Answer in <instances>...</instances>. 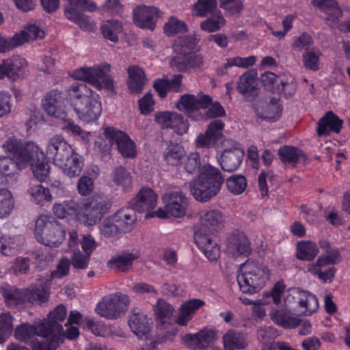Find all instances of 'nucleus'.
Returning <instances> with one entry per match:
<instances>
[{
  "label": "nucleus",
  "instance_id": "nucleus-1",
  "mask_svg": "<svg viewBox=\"0 0 350 350\" xmlns=\"http://www.w3.org/2000/svg\"><path fill=\"white\" fill-rule=\"evenodd\" d=\"M183 164L188 174L199 173L189 185L191 193L196 200L207 202L219 192L224 177L217 167L210 164L202 165L198 152H190Z\"/></svg>",
  "mask_w": 350,
  "mask_h": 350
},
{
  "label": "nucleus",
  "instance_id": "nucleus-2",
  "mask_svg": "<svg viewBox=\"0 0 350 350\" xmlns=\"http://www.w3.org/2000/svg\"><path fill=\"white\" fill-rule=\"evenodd\" d=\"M46 157L53 159L55 165L62 168L66 175L72 178L80 175L83 161L71 146L60 135L50 139L46 149Z\"/></svg>",
  "mask_w": 350,
  "mask_h": 350
},
{
  "label": "nucleus",
  "instance_id": "nucleus-3",
  "mask_svg": "<svg viewBox=\"0 0 350 350\" xmlns=\"http://www.w3.org/2000/svg\"><path fill=\"white\" fill-rule=\"evenodd\" d=\"M241 273L237 275L240 290L243 293L254 294L265 286L269 280L267 267L254 260H247L241 265Z\"/></svg>",
  "mask_w": 350,
  "mask_h": 350
},
{
  "label": "nucleus",
  "instance_id": "nucleus-4",
  "mask_svg": "<svg viewBox=\"0 0 350 350\" xmlns=\"http://www.w3.org/2000/svg\"><path fill=\"white\" fill-rule=\"evenodd\" d=\"M35 237L44 245L57 247L65 239L66 231L63 226L53 217L40 215L36 220Z\"/></svg>",
  "mask_w": 350,
  "mask_h": 350
},
{
  "label": "nucleus",
  "instance_id": "nucleus-5",
  "mask_svg": "<svg viewBox=\"0 0 350 350\" xmlns=\"http://www.w3.org/2000/svg\"><path fill=\"white\" fill-rule=\"evenodd\" d=\"M110 70L111 66L107 64L93 67H81L73 72L72 77L90 83L98 90L104 88L107 92L114 94L113 80L108 75Z\"/></svg>",
  "mask_w": 350,
  "mask_h": 350
},
{
  "label": "nucleus",
  "instance_id": "nucleus-6",
  "mask_svg": "<svg viewBox=\"0 0 350 350\" xmlns=\"http://www.w3.org/2000/svg\"><path fill=\"white\" fill-rule=\"evenodd\" d=\"M129 304L128 295L116 293L103 297L97 304L95 310L100 317L114 320L125 314Z\"/></svg>",
  "mask_w": 350,
  "mask_h": 350
},
{
  "label": "nucleus",
  "instance_id": "nucleus-7",
  "mask_svg": "<svg viewBox=\"0 0 350 350\" xmlns=\"http://www.w3.org/2000/svg\"><path fill=\"white\" fill-rule=\"evenodd\" d=\"M110 204L100 196L90 198L83 204L79 219L86 226H94L108 212Z\"/></svg>",
  "mask_w": 350,
  "mask_h": 350
},
{
  "label": "nucleus",
  "instance_id": "nucleus-8",
  "mask_svg": "<svg viewBox=\"0 0 350 350\" xmlns=\"http://www.w3.org/2000/svg\"><path fill=\"white\" fill-rule=\"evenodd\" d=\"M224 123L221 120H215L210 122L204 133H200L196 139V146L198 148L218 147L220 144L233 142L225 139L222 134Z\"/></svg>",
  "mask_w": 350,
  "mask_h": 350
},
{
  "label": "nucleus",
  "instance_id": "nucleus-9",
  "mask_svg": "<svg viewBox=\"0 0 350 350\" xmlns=\"http://www.w3.org/2000/svg\"><path fill=\"white\" fill-rule=\"evenodd\" d=\"M104 135L109 142H114L118 152L123 157L133 159L137 156L136 145L125 132L108 126L104 129Z\"/></svg>",
  "mask_w": 350,
  "mask_h": 350
},
{
  "label": "nucleus",
  "instance_id": "nucleus-10",
  "mask_svg": "<svg viewBox=\"0 0 350 350\" xmlns=\"http://www.w3.org/2000/svg\"><path fill=\"white\" fill-rule=\"evenodd\" d=\"M27 72L28 63L19 55L4 59L0 64V79L7 77L14 81L25 77Z\"/></svg>",
  "mask_w": 350,
  "mask_h": 350
},
{
  "label": "nucleus",
  "instance_id": "nucleus-11",
  "mask_svg": "<svg viewBox=\"0 0 350 350\" xmlns=\"http://www.w3.org/2000/svg\"><path fill=\"white\" fill-rule=\"evenodd\" d=\"M171 68L182 73H189L192 70H203L204 59L202 55L196 52L176 54L170 60Z\"/></svg>",
  "mask_w": 350,
  "mask_h": 350
},
{
  "label": "nucleus",
  "instance_id": "nucleus-12",
  "mask_svg": "<svg viewBox=\"0 0 350 350\" xmlns=\"http://www.w3.org/2000/svg\"><path fill=\"white\" fill-rule=\"evenodd\" d=\"M212 102V98L202 92L197 96L185 94L180 96L177 107L180 111H184L188 117L198 120V118L193 116V113L198 112L200 109L208 108Z\"/></svg>",
  "mask_w": 350,
  "mask_h": 350
},
{
  "label": "nucleus",
  "instance_id": "nucleus-13",
  "mask_svg": "<svg viewBox=\"0 0 350 350\" xmlns=\"http://www.w3.org/2000/svg\"><path fill=\"white\" fill-rule=\"evenodd\" d=\"M154 120L162 129H171L180 135L187 133L189 127L188 120L177 112H157L154 114Z\"/></svg>",
  "mask_w": 350,
  "mask_h": 350
},
{
  "label": "nucleus",
  "instance_id": "nucleus-14",
  "mask_svg": "<svg viewBox=\"0 0 350 350\" xmlns=\"http://www.w3.org/2000/svg\"><path fill=\"white\" fill-rule=\"evenodd\" d=\"M225 227L223 214L218 210L213 209L201 215L199 225L194 233L211 235L222 230Z\"/></svg>",
  "mask_w": 350,
  "mask_h": 350
},
{
  "label": "nucleus",
  "instance_id": "nucleus-15",
  "mask_svg": "<svg viewBox=\"0 0 350 350\" xmlns=\"http://www.w3.org/2000/svg\"><path fill=\"white\" fill-rule=\"evenodd\" d=\"M187 205V198L182 192H172L169 196L165 209L159 208L154 214L159 218H167L170 216L180 217L186 214Z\"/></svg>",
  "mask_w": 350,
  "mask_h": 350
},
{
  "label": "nucleus",
  "instance_id": "nucleus-16",
  "mask_svg": "<svg viewBox=\"0 0 350 350\" xmlns=\"http://www.w3.org/2000/svg\"><path fill=\"white\" fill-rule=\"evenodd\" d=\"M75 111L81 120L86 122H93L98 120L102 112V105L98 94L75 103L73 107Z\"/></svg>",
  "mask_w": 350,
  "mask_h": 350
},
{
  "label": "nucleus",
  "instance_id": "nucleus-17",
  "mask_svg": "<svg viewBox=\"0 0 350 350\" xmlns=\"http://www.w3.org/2000/svg\"><path fill=\"white\" fill-rule=\"evenodd\" d=\"M42 108L48 115L66 120L65 103L62 92L55 89L47 92L42 99Z\"/></svg>",
  "mask_w": 350,
  "mask_h": 350
},
{
  "label": "nucleus",
  "instance_id": "nucleus-18",
  "mask_svg": "<svg viewBox=\"0 0 350 350\" xmlns=\"http://www.w3.org/2000/svg\"><path fill=\"white\" fill-rule=\"evenodd\" d=\"M256 116L267 122H274L282 115V107L279 99L271 98L269 100H258L253 104Z\"/></svg>",
  "mask_w": 350,
  "mask_h": 350
},
{
  "label": "nucleus",
  "instance_id": "nucleus-19",
  "mask_svg": "<svg viewBox=\"0 0 350 350\" xmlns=\"http://www.w3.org/2000/svg\"><path fill=\"white\" fill-rule=\"evenodd\" d=\"M217 332L213 329H202L196 334H187L182 340L191 350H205L214 344Z\"/></svg>",
  "mask_w": 350,
  "mask_h": 350
},
{
  "label": "nucleus",
  "instance_id": "nucleus-20",
  "mask_svg": "<svg viewBox=\"0 0 350 350\" xmlns=\"http://www.w3.org/2000/svg\"><path fill=\"white\" fill-rule=\"evenodd\" d=\"M133 23L139 28L153 30L160 17L159 10L154 6L140 5L133 11Z\"/></svg>",
  "mask_w": 350,
  "mask_h": 350
},
{
  "label": "nucleus",
  "instance_id": "nucleus-21",
  "mask_svg": "<svg viewBox=\"0 0 350 350\" xmlns=\"http://www.w3.org/2000/svg\"><path fill=\"white\" fill-rule=\"evenodd\" d=\"M293 300L297 303L299 307L306 308L305 315L312 314L319 307L318 299L316 295L299 288L291 289L284 301L291 303Z\"/></svg>",
  "mask_w": 350,
  "mask_h": 350
},
{
  "label": "nucleus",
  "instance_id": "nucleus-22",
  "mask_svg": "<svg viewBox=\"0 0 350 350\" xmlns=\"http://www.w3.org/2000/svg\"><path fill=\"white\" fill-rule=\"evenodd\" d=\"M230 143L232 147L229 149L226 148L218 159L221 169L228 172L236 171L241 165L244 157V152L239 147V144L234 141Z\"/></svg>",
  "mask_w": 350,
  "mask_h": 350
},
{
  "label": "nucleus",
  "instance_id": "nucleus-23",
  "mask_svg": "<svg viewBox=\"0 0 350 350\" xmlns=\"http://www.w3.org/2000/svg\"><path fill=\"white\" fill-rule=\"evenodd\" d=\"M226 249L234 256H247L252 252L251 243L241 231H234L227 237Z\"/></svg>",
  "mask_w": 350,
  "mask_h": 350
},
{
  "label": "nucleus",
  "instance_id": "nucleus-24",
  "mask_svg": "<svg viewBox=\"0 0 350 350\" xmlns=\"http://www.w3.org/2000/svg\"><path fill=\"white\" fill-rule=\"evenodd\" d=\"M151 319L139 308H135L129 316V325L134 334L140 339H146L151 329Z\"/></svg>",
  "mask_w": 350,
  "mask_h": 350
},
{
  "label": "nucleus",
  "instance_id": "nucleus-25",
  "mask_svg": "<svg viewBox=\"0 0 350 350\" xmlns=\"http://www.w3.org/2000/svg\"><path fill=\"white\" fill-rule=\"evenodd\" d=\"M38 158L42 159L44 153L40 148L33 142H28L21 145L18 153L16 154L14 160L16 161L21 170L31 163L34 162Z\"/></svg>",
  "mask_w": 350,
  "mask_h": 350
},
{
  "label": "nucleus",
  "instance_id": "nucleus-26",
  "mask_svg": "<svg viewBox=\"0 0 350 350\" xmlns=\"http://www.w3.org/2000/svg\"><path fill=\"white\" fill-rule=\"evenodd\" d=\"M46 327L41 323L40 320L34 321L33 324L23 323L15 329V338L20 342L26 344L30 343L36 336H46Z\"/></svg>",
  "mask_w": 350,
  "mask_h": 350
},
{
  "label": "nucleus",
  "instance_id": "nucleus-27",
  "mask_svg": "<svg viewBox=\"0 0 350 350\" xmlns=\"http://www.w3.org/2000/svg\"><path fill=\"white\" fill-rule=\"evenodd\" d=\"M157 196L148 187H143L137 196L131 202V208L135 211L144 213L154 208L157 204Z\"/></svg>",
  "mask_w": 350,
  "mask_h": 350
},
{
  "label": "nucleus",
  "instance_id": "nucleus-28",
  "mask_svg": "<svg viewBox=\"0 0 350 350\" xmlns=\"http://www.w3.org/2000/svg\"><path fill=\"white\" fill-rule=\"evenodd\" d=\"M53 327V332L46 329V336H40L42 340L33 338L31 342L33 350H56L61 343L63 342V336H59L57 327Z\"/></svg>",
  "mask_w": 350,
  "mask_h": 350
},
{
  "label": "nucleus",
  "instance_id": "nucleus-29",
  "mask_svg": "<svg viewBox=\"0 0 350 350\" xmlns=\"http://www.w3.org/2000/svg\"><path fill=\"white\" fill-rule=\"evenodd\" d=\"M194 241L198 248L208 260L213 261L219 257L220 247L211 235L194 233Z\"/></svg>",
  "mask_w": 350,
  "mask_h": 350
},
{
  "label": "nucleus",
  "instance_id": "nucleus-30",
  "mask_svg": "<svg viewBox=\"0 0 350 350\" xmlns=\"http://www.w3.org/2000/svg\"><path fill=\"white\" fill-rule=\"evenodd\" d=\"M237 91L245 96L247 101H252L258 95L257 81L253 75L247 72L239 77L237 84Z\"/></svg>",
  "mask_w": 350,
  "mask_h": 350
},
{
  "label": "nucleus",
  "instance_id": "nucleus-31",
  "mask_svg": "<svg viewBox=\"0 0 350 350\" xmlns=\"http://www.w3.org/2000/svg\"><path fill=\"white\" fill-rule=\"evenodd\" d=\"M342 120L332 111L323 116L318 122L317 134L319 136L326 135L330 132L339 133L342 126Z\"/></svg>",
  "mask_w": 350,
  "mask_h": 350
},
{
  "label": "nucleus",
  "instance_id": "nucleus-32",
  "mask_svg": "<svg viewBox=\"0 0 350 350\" xmlns=\"http://www.w3.org/2000/svg\"><path fill=\"white\" fill-rule=\"evenodd\" d=\"M222 339L225 350H242L248 345L247 335L232 329L228 330Z\"/></svg>",
  "mask_w": 350,
  "mask_h": 350
},
{
  "label": "nucleus",
  "instance_id": "nucleus-33",
  "mask_svg": "<svg viewBox=\"0 0 350 350\" xmlns=\"http://www.w3.org/2000/svg\"><path fill=\"white\" fill-rule=\"evenodd\" d=\"M66 93L72 107H75V103L77 102L81 103L83 100L93 96V94H96L88 88L85 83L82 82L72 83L66 90Z\"/></svg>",
  "mask_w": 350,
  "mask_h": 350
},
{
  "label": "nucleus",
  "instance_id": "nucleus-34",
  "mask_svg": "<svg viewBox=\"0 0 350 350\" xmlns=\"http://www.w3.org/2000/svg\"><path fill=\"white\" fill-rule=\"evenodd\" d=\"M205 302L200 299H189L183 303L180 308V313L176 319V323L185 326L193 317V314L203 306Z\"/></svg>",
  "mask_w": 350,
  "mask_h": 350
},
{
  "label": "nucleus",
  "instance_id": "nucleus-35",
  "mask_svg": "<svg viewBox=\"0 0 350 350\" xmlns=\"http://www.w3.org/2000/svg\"><path fill=\"white\" fill-rule=\"evenodd\" d=\"M114 215L121 232H129L135 228L137 217L135 211L133 208L120 209Z\"/></svg>",
  "mask_w": 350,
  "mask_h": 350
},
{
  "label": "nucleus",
  "instance_id": "nucleus-36",
  "mask_svg": "<svg viewBox=\"0 0 350 350\" xmlns=\"http://www.w3.org/2000/svg\"><path fill=\"white\" fill-rule=\"evenodd\" d=\"M66 317V309L62 304L57 306L47 316V319L40 320L41 323L46 327V329L53 332V327H57L59 336H62L64 328L60 322L64 321Z\"/></svg>",
  "mask_w": 350,
  "mask_h": 350
},
{
  "label": "nucleus",
  "instance_id": "nucleus-37",
  "mask_svg": "<svg viewBox=\"0 0 350 350\" xmlns=\"http://www.w3.org/2000/svg\"><path fill=\"white\" fill-rule=\"evenodd\" d=\"M200 40V36L196 32L177 37L174 44L176 54L193 52Z\"/></svg>",
  "mask_w": 350,
  "mask_h": 350
},
{
  "label": "nucleus",
  "instance_id": "nucleus-38",
  "mask_svg": "<svg viewBox=\"0 0 350 350\" xmlns=\"http://www.w3.org/2000/svg\"><path fill=\"white\" fill-rule=\"evenodd\" d=\"M312 3L314 6L326 14L327 21L335 22L342 16V12L336 0H313Z\"/></svg>",
  "mask_w": 350,
  "mask_h": 350
},
{
  "label": "nucleus",
  "instance_id": "nucleus-39",
  "mask_svg": "<svg viewBox=\"0 0 350 350\" xmlns=\"http://www.w3.org/2000/svg\"><path fill=\"white\" fill-rule=\"evenodd\" d=\"M139 258L137 253L124 252L111 258L107 262L111 269H117L122 271H127L131 269L133 262Z\"/></svg>",
  "mask_w": 350,
  "mask_h": 350
},
{
  "label": "nucleus",
  "instance_id": "nucleus-40",
  "mask_svg": "<svg viewBox=\"0 0 350 350\" xmlns=\"http://www.w3.org/2000/svg\"><path fill=\"white\" fill-rule=\"evenodd\" d=\"M129 77L128 86L132 93H139L145 83L146 76L144 70L138 66H133L128 68Z\"/></svg>",
  "mask_w": 350,
  "mask_h": 350
},
{
  "label": "nucleus",
  "instance_id": "nucleus-41",
  "mask_svg": "<svg viewBox=\"0 0 350 350\" xmlns=\"http://www.w3.org/2000/svg\"><path fill=\"white\" fill-rule=\"evenodd\" d=\"M278 155L282 163L296 165L302 158H305L303 151L296 147L283 146L278 149Z\"/></svg>",
  "mask_w": 350,
  "mask_h": 350
},
{
  "label": "nucleus",
  "instance_id": "nucleus-42",
  "mask_svg": "<svg viewBox=\"0 0 350 350\" xmlns=\"http://www.w3.org/2000/svg\"><path fill=\"white\" fill-rule=\"evenodd\" d=\"M64 15L67 19L76 23L82 29L88 30L92 28V23L89 16L84 14L81 10L76 9L75 7L68 5L66 6Z\"/></svg>",
  "mask_w": 350,
  "mask_h": 350
},
{
  "label": "nucleus",
  "instance_id": "nucleus-43",
  "mask_svg": "<svg viewBox=\"0 0 350 350\" xmlns=\"http://www.w3.org/2000/svg\"><path fill=\"white\" fill-rule=\"evenodd\" d=\"M1 292L6 304L11 306L25 304L26 288L19 289L14 287H1Z\"/></svg>",
  "mask_w": 350,
  "mask_h": 350
},
{
  "label": "nucleus",
  "instance_id": "nucleus-44",
  "mask_svg": "<svg viewBox=\"0 0 350 350\" xmlns=\"http://www.w3.org/2000/svg\"><path fill=\"white\" fill-rule=\"evenodd\" d=\"M185 155V150L183 146L178 143L170 142L167 143L163 157L168 165H178L180 163L183 157Z\"/></svg>",
  "mask_w": 350,
  "mask_h": 350
},
{
  "label": "nucleus",
  "instance_id": "nucleus-45",
  "mask_svg": "<svg viewBox=\"0 0 350 350\" xmlns=\"http://www.w3.org/2000/svg\"><path fill=\"white\" fill-rule=\"evenodd\" d=\"M25 295L26 304L41 305L49 300V291L42 286H31L26 288Z\"/></svg>",
  "mask_w": 350,
  "mask_h": 350
},
{
  "label": "nucleus",
  "instance_id": "nucleus-46",
  "mask_svg": "<svg viewBox=\"0 0 350 350\" xmlns=\"http://www.w3.org/2000/svg\"><path fill=\"white\" fill-rule=\"evenodd\" d=\"M103 37L113 42L118 41V35L122 31V23L116 19L107 20L100 27Z\"/></svg>",
  "mask_w": 350,
  "mask_h": 350
},
{
  "label": "nucleus",
  "instance_id": "nucleus-47",
  "mask_svg": "<svg viewBox=\"0 0 350 350\" xmlns=\"http://www.w3.org/2000/svg\"><path fill=\"white\" fill-rule=\"evenodd\" d=\"M319 253L316 243L312 241H300L297 246V258L299 260L310 261Z\"/></svg>",
  "mask_w": 350,
  "mask_h": 350
},
{
  "label": "nucleus",
  "instance_id": "nucleus-48",
  "mask_svg": "<svg viewBox=\"0 0 350 350\" xmlns=\"http://www.w3.org/2000/svg\"><path fill=\"white\" fill-rule=\"evenodd\" d=\"M271 317L274 322L285 328H295L301 323L300 319L288 316L281 310H272Z\"/></svg>",
  "mask_w": 350,
  "mask_h": 350
},
{
  "label": "nucleus",
  "instance_id": "nucleus-49",
  "mask_svg": "<svg viewBox=\"0 0 350 350\" xmlns=\"http://www.w3.org/2000/svg\"><path fill=\"white\" fill-rule=\"evenodd\" d=\"M21 170L16 161L9 157H0V175L10 177L16 181V175Z\"/></svg>",
  "mask_w": 350,
  "mask_h": 350
},
{
  "label": "nucleus",
  "instance_id": "nucleus-50",
  "mask_svg": "<svg viewBox=\"0 0 350 350\" xmlns=\"http://www.w3.org/2000/svg\"><path fill=\"white\" fill-rule=\"evenodd\" d=\"M30 166L34 176L39 181H44L49 177L50 166L44 154L42 159L38 158L34 162L31 163Z\"/></svg>",
  "mask_w": 350,
  "mask_h": 350
},
{
  "label": "nucleus",
  "instance_id": "nucleus-51",
  "mask_svg": "<svg viewBox=\"0 0 350 350\" xmlns=\"http://www.w3.org/2000/svg\"><path fill=\"white\" fill-rule=\"evenodd\" d=\"M18 35L20 46L29 40H34L38 38H43L44 32L36 25H29L19 33Z\"/></svg>",
  "mask_w": 350,
  "mask_h": 350
},
{
  "label": "nucleus",
  "instance_id": "nucleus-52",
  "mask_svg": "<svg viewBox=\"0 0 350 350\" xmlns=\"http://www.w3.org/2000/svg\"><path fill=\"white\" fill-rule=\"evenodd\" d=\"M14 207V200L12 193L5 188H0V217L11 214Z\"/></svg>",
  "mask_w": 350,
  "mask_h": 350
},
{
  "label": "nucleus",
  "instance_id": "nucleus-53",
  "mask_svg": "<svg viewBox=\"0 0 350 350\" xmlns=\"http://www.w3.org/2000/svg\"><path fill=\"white\" fill-rule=\"evenodd\" d=\"M226 24V19L220 12L216 15L202 21L200 24V29L207 33H213L219 31Z\"/></svg>",
  "mask_w": 350,
  "mask_h": 350
},
{
  "label": "nucleus",
  "instance_id": "nucleus-54",
  "mask_svg": "<svg viewBox=\"0 0 350 350\" xmlns=\"http://www.w3.org/2000/svg\"><path fill=\"white\" fill-rule=\"evenodd\" d=\"M18 237L3 236L0 239V253L5 256L14 255L20 249Z\"/></svg>",
  "mask_w": 350,
  "mask_h": 350
},
{
  "label": "nucleus",
  "instance_id": "nucleus-55",
  "mask_svg": "<svg viewBox=\"0 0 350 350\" xmlns=\"http://www.w3.org/2000/svg\"><path fill=\"white\" fill-rule=\"evenodd\" d=\"M217 6V0H197L193 5V14L196 16L204 17L213 14Z\"/></svg>",
  "mask_w": 350,
  "mask_h": 350
},
{
  "label": "nucleus",
  "instance_id": "nucleus-56",
  "mask_svg": "<svg viewBox=\"0 0 350 350\" xmlns=\"http://www.w3.org/2000/svg\"><path fill=\"white\" fill-rule=\"evenodd\" d=\"M114 214L105 218L99 225V229L101 234L106 238L115 237L118 236L121 231L117 225Z\"/></svg>",
  "mask_w": 350,
  "mask_h": 350
},
{
  "label": "nucleus",
  "instance_id": "nucleus-57",
  "mask_svg": "<svg viewBox=\"0 0 350 350\" xmlns=\"http://www.w3.org/2000/svg\"><path fill=\"white\" fill-rule=\"evenodd\" d=\"M228 189L234 195L242 193L247 187L246 178L241 174H234L226 180Z\"/></svg>",
  "mask_w": 350,
  "mask_h": 350
},
{
  "label": "nucleus",
  "instance_id": "nucleus-58",
  "mask_svg": "<svg viewBox=\"0 0 350 350\" xmlns=\"http://www.w3.org/2000/svg\"><path fill=\"white\" fill-rule=\"evenodd\" d=\"M174 310L172 306L163 299H159L154 308L157 319L162 324L168 322Z\"/></svg>",
  "mask_w": 350,
  "mask_h": 350
},
{
  "label": "nucleus",
  "instance_id": "nucleus-59",
  "mask_svg": "<svg viewBox=\"0 0 350 350\" xmlns=\"http://www.w3.org/2000/svg\"><path fill=\"white\" fill-rule=\"evenodd\" d=\"M28 193L31 196L32 200L37 204H41L44 201H49L51 199L49 189L41 185L30 187L28 189Z\"/></svg>",
  "mask_w": 350,
  "mask_h": 350
},
{
  "label": "nucleus",
  "instance_id": "nucleus-60",
  "mask_svg": "<svg viewBox=\"0 0 350 350\" xmlns=\"http://www.w3.org/2000/svg\"><path fill=\"white\" fill-rule=\"evenodd\" d=\"M113 180L117 185L127 189L131 185V176L127 170L123 166L117 167L113 172Z\"/></svg>",
  "mask_w": 350,
  "mask_h": 350
},
{
  "label": "nucleus",
  "instance_id": "nucleus-61",
  "mask_svg": "<svg viewBox=\"0 0 350 350\" xmlns=\"http://www.w3.org/2000/svg\"><path fill=\"white\" fill-rule=\"evenodd\" d=\"M163 31L167 36H174L178 33L187 32V25L183 21L172 16L165 24Z\"/></svg>",
  "mask_w": 350,
  "mask_h": 350
},
{
  "label": "nucleus",
  "instance_id": "nucleus-62",
  "mask_svg": "<svg viewBox=\"0 0 350 350\" xmlns=\"http://www.w3.org/2000/svg\"><path fill=\"white\" fill-rule=\"evenodd\" d=\"M13 317L10 312L0 316V343H3L13 330Z\"/></svg>",
  "mask_w": 350,
  "mask_h": 350
},
{
  "label": "nucleus",
  "instance_id": "nucleus-63",
  "mask_svg": "<svg viewBox=\"0 0 350 350\" xmlns=\"http://www.w3.org/2000/svg\"><path fill=\"white\" fill-rule=\"evenodd\" d=\"M321 53L318 49L306 50L303 54V62L306 68L316 71L319 69V56Z\"/></svg>",
  "mask_w": 350,
  "mask_h": 350
},
{
  "label": "nucleus",
  "instance_id": "nucleus-64",
  "mask_svg": "<svg viewBox=\"0 0 350 350\" xmlns=\"http://www.w3.org/2000/svg\"><path fill=\"white\" fill-rule=\"evenodd\" d=\"M98 10L103 14L116 16L123 12V5L120 0H107Z\"/></svg>",
  "mask_w": 350,
  "mask_h": 350
}]
</instances>
